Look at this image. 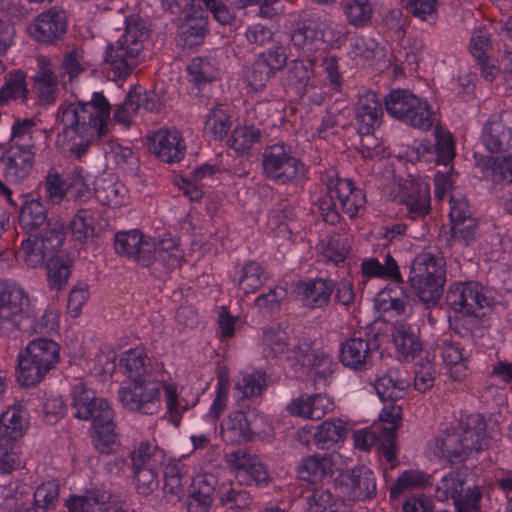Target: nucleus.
<instances>
[{
	"instance_id": "nucleus-1",
	"label": "nucleus",
	"mask_w": 512,
	"mask_h": 512,
	"mask_svg": "<svg viewBox=\"0 0 512 512\" xmlns=\"http://www.w3.org/2000/svg\"><path fill=\"white\" fill-rule=\"evenodd\" d=\"M387 113L403 123L423 131L435 126V161L448 165L455 157V142L452 134L444 130L435 112L427 101L406 89L392 90L384 99Z\"/></svg>"
},
{
	"instance_id": "nucleus-2",
	"label": "nucleus",
	"mask_w": 512,
	"mask_h": 512,
	"mask_svg": "<svg viewBox=\"0 0 512 512\" xmlns=\"http://www.w3.org/2000/svg\"><path fill=\"white\" fill-rule=\"evenodd\" d=\"M110 111L111 105L101 92H95L90 101L64 103L58 108L57 119L63 125V132L80 138L74 139L70 146L78 159L87 153L96 138L106 135Z\"/></svg>"
},
{
	"instance_id": "nucleus-3",
	"label": "nucleus",
	"mask_w": 512,
	"mask_h": 512,
	"mask_svg": "<svg viewBox=\"0 0 512 512\" xmlns=\"http://www.w3.org/2000/svg\"><path fill=\"white\" fill-rule=\"evenodd\" d=\"M114 246L117 254L149 268L151 275L158 279H165L171 271L179 267L183 258L182 251L174 240L164 239L156 244L145 240L136 230L118 232Z\"/></svg>"
},
{
	"instance_id": "nucleus-4",
	"label": "nucleus",
	"mask_w": 512,
	"mask_h": 512,
	"mask_svg": "<svg viewBox=\"0 0 512 512\" xmlns=\"http://www.w3.org/2000/svg\"><path fill=\"white\" fill-rule=\"evenodd\" d=\"M71 406L74 417L93 421L95 448L103 454L113 453L118 445V434L115 431L114 412L108 401L97 397L94 390L79 383L72 391Z\"/></svg>"
},
{
	"instance_id": "nucleus-5",
	"label": "nucleus",
	"mask_w": 512,
	"mask_h": 512,
	"mask_svg": "<svg viewBox=\"0 0 512 512\" xmlns=\"http://www.w3.org/2000/svg\"><path fill=\"white\" fill-rule=\"evenodd\" d=\"M30 301L19 286L0 281V336L9 337L17 330H32L35 333H47L53 329V314L45 312L35 320Z\"/></svg>"
},
{
	"instance_id": "nucleus-6",
	"label": "nucleus",
	"mask_w": 512,
	"mask_h": 512,
	"mask_svg": "<svg viewBox=\"0 0 512 512\" xmlns=\"http://www.w3.org/2000/svg\"><path fill=\"white\" fill-rule=\"evenodd\" d=\"M409 387V379L401 377L396 369L388 370L374 384L377 395L384 403L380 420L390 425L383 439L386 459L389 462L396 459V431L401 424L403 403Z\"/></svg>"
},
{
	"instance_id": "nucleus-7",
	"label": "nucleus",
	"mask_w": 512,
	"mask_h": 512,
	"mask_svg": "<svg viewBox=\"0 0 512 512\" xmlns=\"http://www.w3.org/2000/svg\"><path fill=\"white\" fill-rule=\"evenodd\" d=\"M146 34V26L142 20L134 16L127 18L125 33L106 49L105 59L112 80L126 79L138 65Z\"/></svg>"
},
{
	"instance_id": "nucleus-8",
	"label": "nucleus",
	"mask_w": 512,
	"mask_h": 512,
	"mask_svg": "<svg viewBox=\"0 0 512 512\" xmlns=\"http://www.w3.org/2000/svg\"><path fill=\"white\" fill-rule=\"evenodd\" d=\"M408 283L414 294L427 305H436L446 283V261L430 252L418 254L409 267Z\"/></svg>"
},
{
	"instance_id": "nucleus-9",
	"label": "nucleus",
	"mask_w": 512,
	"mask_h": 512,
	"mask_svg": "<svg viewBox=\"0 0 512 512\" xmlns=\"http://www.w3.org/2000/svg\"><path fill=\"white\" fill-rule=\"evenodd\" d=\"M348 34L349 31L338 30L329 20L310 18L295 24L290 40L294 47L304 53H312L334 46L340 47Z\"/></svg>"
},
{
	"instance_id": "nucleus-10",
	"label": "nucleus",
	"mask_w": 512,
	"mask_h": 512,
	"mask_svg": "<svg viewBox=\"0 0 512 512\" xmlns=\"http://www.w3.org/2000/svg\"><path fill=\"white\" fill-rule=\"evenodd\" d=\"M264 176L280 185L297 184L304 176V165L284 142L269 145L262 154Z\"/></svg>"
},
{
	"instance_id": "nucleus-11",
	"label": "nucleus",
	"mask_w": 512,
	"mask_h": 512,
	"mask_svg": "<svg viewBox=\"0 0 512 512\" xmlns=\"http://www.w3.org/2000/svg\"><path fill=\"white\" fill-rule=\"evenodd\" d=\"M65 240L64 227L58 222L48 223L38 234H31L22 241L19 254L27 266L42 267L59 255Z\"/></svg>"
},
{
	"instance_id": "nucleus-12",
	"label": "nucleus",
	"mask_w": 512,
	"mask_h": 512,
	"mask_svg": "<svg viewBox=\"0 0 512 512\" xmlns=\"http://www.w3.org/2000/svg\"><path fill=\"white\" fill-rule=\"evenodd\" d=\"M163 9L172 14H180L185 23L181 26L180 40L187 47L199 46L208 34L207 10L195 2H186L182 8L180 2H162Z\"/></svg>"
},
{
	"instance_id": "nucleus-13",
	"label": "nucleus",
	"mask_w": 512,
	"mask_h": 512,
	"mask_svg": "<svg viewBox=\"0 0 512 512\" xmlns=\"http://www.w3.org/2000/svg\"><path fill=\"white\" fill-rule=\"evenodd\" d=\"M118 397L127 410L154 415L160 410V383L154 379L130 381L120 387Z\"/></svg>"
},
{
	"instance_id": "nucleus-14",
	"label": "nucleus",
	"mask_w": 512,
	"mask_h": 512,
	"mask_svg": "<svg viewBox=\"0 0 512 512\" xmlns=\"http://www.w3.org/2000/svg\"><path fill=\"white\" fill-rule=\"evenodd\" d=\"M446 303L456 313L477 318L484 316V309L490 307L483 286L471 281L453 283L446 293Z\"/></svg>"
},
{
	"instance_id": "nucleus-15",
	"label": "nucleus",
	"mask_w": 512,
	"mask_h": 512,
	"mask_svg": "<svg viewBox=\"0 0 512 512\" xmlns=\"http://www.w3.org/2000/svg\"><path fill=\"white\" fill-rule=\"evenodd\" d=\"M35 155V145H9L0 157L6 180L12 183L23 182L33 169Z\"/></svg>"
},
{
	"instance_id": "nucleus-16",
	"label": "nucleus",
	"mask_w": 512,
	"mask_h": 512,
	"mask_svg": "<svg viewBox=\"0 0 512 512\" xmlns=\"http://www.w3.org/2000/svg\"><path fill=\"white\" fill-rule=\"evenodd\" d=\"M227 462L234 470L240 485L260 487L267 485L271 480L266 467L257 456L251 455L243 449L230 453Z\"/></svg>"
},
{
	"instance_id": "nucleus-17",
	"label": "nucleus",
	"mask_w": 512,
	"mask_h": 512,
	"mask_svg": "<svg viewBox=\"0 0 512 512\" xmlns=\"http://www.w3.org/2000/svg\"><path fill=\"white\" fill-rule=\"evenodd\" d=\"M461 478L459 473H450L443 477L438 490H442L446 497L454 501L456 512H478V502L481 498L480 490L476 485H470Z\"/></svg>"
},
{
	"instance_id": "nucleus-18",
	"label": "nucleus",
	"mask_w": 512,
	"mask_h": 512,
	"mask_svg": "<svg viewBox=\"0 0 512 512\" xmlns=\"http://www.w3.org/2000/svg\"><path fill=\"white\" fill-rule=\"evenodd\" d=\"M31 36L38 42L54 44L67 31V16L63 9L52 7L39 14L29 28Z\"/></svg>"
},
{
	"instance_id": "nucleus-19",
	"label": "nucleus",
	"mask_w": 512,
	"mask_h": 512,
	"mask_svg": "<svg viewBox=\"0 0 512 512\" xmlns=\"http://www.w3.org/2000/svg\"><path fill=\"white\" fill-rule=\"evenodd\" d=\"M346 496L352 501H366L377 495V482L374 472L367 466H357L343 474Z\"/></svg>"
},
{
	"instance_id": "nucleus-20",
	"label": "nucleus",
	"mask_w": 512,
	"mask_h": 512,
	"mask_svg": "<svg viewBox=\"0 0 512 512\" xmlns=\"http://www.w3.org/2000/svg\"><path fill=\"white\" fill-rule=\"evenodd\" d=\"M149 151L163 162H179L185 154V145L178 130L160 129L149 137Z\"/></svg>"
},
{
	"instance_id": "nucleus-21",
	"label": "nucleus",
	"mask_w": 512,
	"mask_h": 512,
	"mask_svg": "<svg viewBox=\"0 0 512 512\" xmlns=\"http://www.w3.org/2000/svg\"><path fill=\"white\" fill-rule=\"evenodd\" d=\"M392 341L400 358L413 360L423 350L420 329L415 324L397 321L391 328Z\"/></svg>"
},
{
	"instance_id": "nucleus-22",
	"label": "nucleus",
	"mask_w": 512,
	"mask_h": 512,
	"mask_svg": "<svg viewBox=\"0 0 512 512\" xmlns=\"http://www.w3.org/2000/svg\"><path fill=\"white\" fill-rule=\"evenodd\" d=\"M325 183L329 191L335 192L343 212L350 218L355 217L359 210L364 207L366 203L365 194L361 189L355 187L350 179H333L327 176Z\"/></svg>"
},
{
	"instance_id": "nucleus-23",
	"label": "nucleus",
	"mask_w": 512,
	"mask_h": 512,
	"mask_svg": "<svg viewBox=\"0 0 512 512\" xmlns=\"http://www.w3.org/2000/svg\"><path fill=\"white\" fill-rule=\"evenodd\" d=\"M378 346L370 341L367 336L351 337L342 343L340 359L344 366L349 367L355 371H363L367 369L368 363L373 350Z\"/></svg>"
},
{
	"instance_id": "nucleus-24",
	"label": "nucleus",
	"mask_w": 512,
	"mask_h": 512,
	"mask_svg": "<svg viewBox=\"0 0 512 512\" xmlns=\"http://www.w3.org/2000/svg\"><path fill=\"white\" fill-rule=\"evenodd\" d=\"M466 441V449L479 452L489 443L485 416L479 413L469 414L461 418L457 431Z\"/></svg>"
},
{
	"instance_id": "nucleus-25",
	"label": "nucleus",
	"mask_w": 512,
	"mask_h": 512,
	"mask_svg": "<svg viewBox=\"0 0 512 512\" xmlns=\"http://www.w3.org/2000/svg\"><path fill=\"white\" fill-rule=\"evenodd\" d=\"M401 203L407 208L408 217L412 220L422 219L431 211L430 190L414 181L405 183L400 196Z\"/></svg>"
},
{
	"instance_id": "nucleus-26",
	"label": "nucleus",
	"mask_w": 512,
	"mask_h": 512,
	"mask_svg": "<svg viewBox=\"0 0 512 512\" xmlns=\"http://www.w3.org/2000/svg\"><path fill=\"white\" fill-rule=\"evenodd\" d=\"M334 289V281L324 278L300 281L297 284L298 294L302 297L303 304L311 309L328 305Z\"/></svg>"
},
{
	"instance_id": "nucleus-27",
	"label": "nucleus",
	"mask_w": 512,
	"mask_h": 512,
	"mask_svg": "<svg viewBox=\"0 0 512 512\" xmlns=\"http://www.w3.org/2000/svg\"><path fill=\"white\" fill-rule=\"evenodd\" d=\"M333 409V402L329 397L321 393L313 395H302L294 399L287 410L296 416L319 420Z\"/></svg>"
},
{
	"instance_id": "nucleus-28",
	"label": "nucleus",
	"mask_w": 512,
	"mask_h": 512,
	"mask_svg": "<svg viewBox=\"0 0 512 512\" xmlns=\"http://www.w3.org/2000/svg\"><path fill=\"white\" fill-rule=\"evenodd\" d=\"M192 480L188 468L181 462L169 463L164 470V497L168 502H178L184 496V488Z\"/></svg>"
},
{
	"instance_id": "nucleus-29",
	"label": "nucleus",
	"mask_w": 512,
	"mask_h": 512,
	"mask_svg": "<svg viewBox=\"0 0 512 512\" xmlns=\"http://www.w3.org/2000/svg\"><path fill=\"white\" fill-rule=\"evenodd\" d=\"M17 361L16 378L19 384L24 387L38 385L51 371L25 349L21 350Z\"/></svg>"
},
{
	"instance_id": "nucleus-30",
	"label": "nucleus",
	"mask_w": 512,
	"mask_h": 512,
	"mask_svg": "<svg viewBox=\"0 0 512 512\" xmlns=\"http://www.w3.org/2000/svg\"><path fill=\"white\" fill-rule=\"evenodd\" d=\"M18 222L20 228L27 233L36 231L43 225L47 228L48 223H52L48 219V210L42 201L27 198L19 207Z\"/></svg>"
},
{
	"instance_id": "nucleus-31",
	"label": "nucleus",
	"mask_w": 512,
	"mask_h": 512,
	"mask_svg": "<svg viewBox=\"0 0 512 512\" xmlns=\"http://www.w3.org/2000/svg\"><path fill=\"white\" fill-rule=\"evenodd\" d=\"M221 434L227 442L241 443L252 441L255 432L246 413L244 411H236L221 423Z\"/></svg>"
},
{
	"instance_id": "nucleus-32",
	"label": "nucleus",
	"mask_w": 512,
	"mask_h": 512,
	"mask_svg": "<svg viewBox=\"0 0 512 512\" xmlns=\"http://www.w3.org/2000/svg\"><path fill=\"white\" fill-rule=\"evenodd\" d=\"M188 80L198 89L219 78V67L215 58L195 57L187 65Z\"/></svg>"
},
{
	"instance_id": "nucleus-33",
	"label": "nucleus",
	"mask_w": 512,
	"mask_h": 512,
	"mask_svg": "<svg viewBox=\"0 0 512 512\" xmlns=\"http://www.w3.org/2000/svg\"><path fill=\"white\" fill-rule=\"evenodd\" d=\"M314 62L311 59H296L288 64L285 82L286 86L293 89L299 96L307 92L311 75L313 73Z\"/></svg>"
},
{
	"instance_id": "nucleus-34",
	"label": "nucleus",
	"mask_w": 512,
	"mask_h": 512,
	"mask_svg": "<svg viewBox=\"0 0 512 512\" xmlns=\"http://www.w3.org/2000/svg\"><path fill=\"white\" fill-rule=\"evenodd\" d=\"M348 434L346 423L340 419L325 420L313 434V441L320 449H329L343 441Z\"/></svg>"
},
{
	"instance_id": "nucleus-35",
	"label": "nucleus",
	"mask_w": 512,
	"mask_h": 512,
	"mask_svg": "<svg viewBox=\"0 0 512 512\" xmlns=\"http://www.w3.org/2000/svg\"><path fill=\"white\" fill-rule=\"evenodd\" d=\"M333 465V458L329 454L311 455L300 462L297 470L301 479L316 482L324 476L332 474Z\"/></svg>"
},
{
	"instance_id": "nucleus-36",
	"label": "nucleus",
	"mask_w": 512,
	"mask_h": 512,
	"mask_svg": "<svg viewBox=\"0 0 512 512\" xmlns=\"http://www.w3.org/2000/svg\"><path fill=\"white\" fill-rule=\"evenodd\" d=\"M109 495L106 493L90 492L84 496H72L66 500L68 512H108L110 505L108 503ZM112 512H126L122 509Z\"/></svg>"
},
{
	"instance_id": "nucleus-37",
	"label": "nucleus",
	"mask_w": 512,
	"mask_h": 512,
	"mask_svg": "<svg viewBox=\"0 0 512 512\" xmlns=\"http://www.w3.org/2000/svg\"><path fill=\"white\" fill-rule=\"evenodd\" d=\"M28 427V422L17 407H10L0 417V440L7 444L20 439Z\"/></svg>"
},
{
	"instance_id": "nucleus-38",
	"label": "nucleus",
	"mask_w": 512,
	"mask_h": 512,
	"mask_svg": "<svg viewBox=\"0 0 512 512\" xmlns=\"http://www.w3.org/2000/svg\"><path fill=\"white\" fill-rule=\"evenodd\" d=\"M465 443L458 432L447 434L437 440L435 454L450 463L462 462L473 452L472 449H466Z\"/></svg>"
},
{
	"instance_id": "nucleus-39",
	"label": "nucleus",
	"mask_w": 512,
	"mask_h": 512,
	"mask_svg": "<svg viewBox=\"0 0 512 512\" xmlns=\"http://www.w3.org/2000/svg\"><path fill=\"white\" fill-rule=\"evenodd\" d=\"M482 140L490 152L499 153L511 147L512 135L501 120H494L487 123Z\"/></svg>"
},
{
	"instance_id": "nucleus-40",
	"label": "nucleus",
	"mask_w": 512,
	"mask_h": 512,
	"mask_svg": "<svg viewBox=\"0 0 512 512\" xmlns=\"http://www.w3.org/2000/svg\"><path fill=\"white\" fill-rule=\"evenodd\" d=\"M24 349L50 370L54 369L60 361L61 347L52 339H34Z\"/></svg>"
},
{
	"instance_id": "nucleus-41",
	"label": "nucleus",
	"mask_w": 512,
	"mask_h": 512,
	"mask_svg": "<svg viewBox=\"0 0 512 512\" xmlns=\"http://www.w3.org/2000/svg\"><path fill=\"white\" fill-rule=\"evenodd\" d=\"M231 124L228 106L217 103L207 115L204 129L207 133L211 134L215 140H222L227 136Z\"/></svg>"
},
{
	"instance_id": "nucleus-42",
	"label": "nucleus",
	"mask_w": 512,
	"mask_h": 512,
	"mask_svg": "<svg viewBox=\"0 0 512 512\" xmlns=\"http://www.w3.org/2000/svg\"><path fill=\"white\" fill-rule=\"evenodd\" d=\"M26 73L22 70H15L8 74L6 82L0 89V104H7L9 100L21 98L27 99L28 88L25 83Z\"/></svg>"
},
{
	"instance_id": "nucleus-43",
	"label": "nucleus",
	"mask_w": 512,
	"mask_h": 512,
	"mask_svg": "<svg viewBox=\"0 0 512 512\" xmlns=\"http://www.w3.org/2000/svg\"><path fill=\"white\" fill-rule=\"evenodd\" d=\"M429 483V476L421 471H404L390 488L391 500H397L413 488H422Z\"/></svg>"
},
{
	"instance_id": "nucleus-44",
	"label": "nucleus",
	"mask_w": 512,
	"mask_h": 512,
	"mask_svg": "<svg viewBox=\"0 0 512 512\" xmlns=\"http://www.w3.org/2000/svg\"><path fill=\"white\" fill-rule=\"evenodd\" d=\"M267 276L263 267L256 261H249L241 269L239 287L244 293L256 292L266 281Z\"/></svg>"
},
{
	"instance_id": "nucleus-45",
	"label": "nucleus",
	"mask_w": 512,
	"mask_h": 512,
	"mask_svg": "<svg viewBox=\"0 0 512 512\" xmlns=\"http://www.w3.org/2000/svg\"><path fill=\"white\" fill-rule=\"evenodd\" d=\"M94 222L91 210L79 209L69 224L72 237L80 243H85L95 234Z\"/></svg>"
},
{
	"instance_id": "nucleus-46",
	"label": "nucleus",
	"mask_w": 512,
	"mask_h": 512,
	"mask_svg": "<svg viewBox=\"0 0 512 512\" xmlns=\"http://www.w3.org/2000/svg\"><path fill=\"white\" fill-rule=\"evenodd\" d=\"M261 132L253 126L237 127L229 139L230 146L238 153L249 151L254 144L259 143Z\"/></svg>"
},
{
	"instance_id": "nucleus-47",
	"label": "nucleus",
	"mask_w": 512,
	"mask_h": 512,
	"mask_svg": "<svg viewBox=\"0 0 512 512\" xmlns=\"http://www.w3.org/2000/svg\"><path fill=\"white\" fill-rule=\"evenodd\" d=\"M145 358L140 351L131 350L121 359L130 381L142 382L147 379H153L152 375L147 372Z\"/></svg>"
},
{
	"instance_id": "nucleus-48",
	"label": "nucleus",
	"mask_w": 512,
	"mask_h": 512,
	"mask_svg": "<svg viewBox=\"0 0 512 512\" xmlns=\"http://www.w3.org/2000/svg\"><path fill=\"white\" fill-rule=\"evenodd\" d=\"M45 265L50 286L60 290L71 275V262L63 260L57 255L51 261H47Z\"/></svg>"
},
{
	"instance_id": "nucleus-49",
	"label": "nucleus",
	"mask_w": 512,
	"mask_h": 512,
	"mask_svg": "<svg viewBox=\"0 0 512 512\" xmlns=\"http://www.w3.org/2000/svg\"><path fill=\"white\" fill-rule=\"evenodd\" d=\"M217 495L219 496L222 506L230 509H244L252 502V498L248 491L244 489H236L232 486H222L218 488Z\"/></svg>"
},
{
	"instance_id": "nucleus-50",
	"label": "nucleus",
	"mask_w": 512,
	"mask_h": 512,
	"mask_svg": "<svg viewBox=\"0 0 512 512\" xmlns=\"http://www.w3.org/2000/svg\"><path fill=\"white\" fill-rule=\"evenodd\" d=\"M344 13L350 25L360 28L371 22L373 9L371 2H347Z\"/></svg>"
},
{
	"instance_id": "nucleus-51",
	"label": "nucleus",
	"mask_w": 512,
	"mask_h": 512,
	"mask_svg": "<svg viewBox=\"0 0 512 512\" xmlns=\"http://www.w3.org/2000/svg\"><path fill=\"white\" fill-rule=\"evenodd\" d=\"M380 46L375 39L364 36L356 35L351 38L349 54L353 58H361L363 60H371L380 53Z\"/></svg>"
},
{
	"instance_id": "nucleus-52",
	"label": "nucleus",
	"mask_w": 512,
	"mask_h": 512,
	"mask_svg": "<svg viewBox=\"0 0 512 512\" xmlns=\"http://www.w3.org/2000/svg\"><path fill=\"white\" fill-rule=\"evenodd\" d=\"M389 428L390 426L383 427L381 429V433L375 429L369 428L355 431L353 434L355 447L361 450H368L373 446H378L379 450L386 458L383 439L385 437V431H387Z\"/></svg>"
},
{
	"instance_id": "nucleus-53",
	"label": "nucleus",
	"mask_w": 512,
	"mask_h": 512,
	"mask_svg": "<svg viewBox=\"0 0 512 512\" xmlns=\"http://www.w3.org/2000/svg\"><path fill=\"white\" fill-rule=\"evenodd\" d=\"M44 190L46 198L59 204L68 193L69 183L56 170H50L44 181Z\"/></svg>"
},
{
	"instance_id": "nucleus-54",
	"label": "nucleus",
	"mask_w": 512,
	"mask_h": 512,
	"mask_svg": "<svg viewBox=\"0 0 512 512\" xmlns=\"http://www.w3.org/2000/svg\"><path fill=\"white\" fill-rule=\"evenodd\" d=\"M264 61L257 58L252 64L245 67L244 76L254 90L262 89L266 82L275 75Z\"/></svg>"
},
{
	"instance_id": "nucleus-55",
	"label": "nucleus",
	"mask_w": 512,
	"mask_h": 512,
	"mask_svg": "<svg viewBox=\"0 0 512 512\" xmlns=\"http://www.w3.org/2000/svg\"><path fill=\"white\" fill-rule=\"evenodd\" d=\"M265 386V373L259 371L243 375L236 383V389L242 394V398L247 399L261 395Z\"/></svg>"
},
{
	"instance_id": "nucleus-56",
	"label": "nucleus",
	"mask_w": 512,
	"mask_h": 512,
	"mask_svg": "<svg viewBox=\"0 0 512 512\" xmlns=\"http://www.w3.org/2000/svg\"><path fill=\"white\" fill-rule=\"evenodd\" d=\"M129 101L137 106V111L142 107L149 112H158L161 107L159 96L154 91H147L142 86H137L129 93Z\"/></svg>"
},
{
	"instance_id": "nucleus-57",
	"label": "nucleus",
	"mask_w": 512,
	"mask_h": 512,
	"mask_svg": "<svg viewBox=\"0 0 512 512\" xmlns=\"http://www.w3.org/2000/svg\"><path fill=\"white\" fill-rule=\"evenodd\" d=\"M436 370L428 359H420L416 364L414 388L419 392H426L434 386Z\"/></svg>"
},
{
	"instance_id": "nucleus-58",
	"label": "nucleus",
	"mask_w": 512,
	"mask_h": 512,
	"mask_svg": "<svg viewBox=\"0 0 512 512\" xmlns=\"http://www.w3.org/2000/svg\"><path fill=\"white\" fill-rule=\"evenodd\" d=\"M133 471L135 487L139 494L148 496L159 487L156 468H139Z\"/></svg>"
},
{
	"instance_id": "nucleus-59",
	"label": "nucleus",
	"mask_w": 512,
	"mask_h": 512,
	"mask_svg": "<svg viewBox=\"0 0 512 512\" xmlns=\"http://www.w3.org/2000/svg\"><path fill=\"white\" fill-rule=\"evenodd\" d=\"M157 447L149 442H142L138 449L130 453L133 469L156 468Z\"/></svg>"
},
{
	"instance_id": "nucleus-60",
	"label": "nucleus",
	"mask_w": 512,
	"mask_h": 512,
	"mask_svg": "<svg viewBox=\"0 0 512 512\" xmlns=\"http://www.w3.org/2000/svg\"><path fill=\"white\" fill-rule=\"evenodd\" d=\"M355 112L381 120L383 116L382 101L375 92L368 91L359 96Z\"/></svg>"
},
{
	"instance_id": "nucleus-61",
	"label": "nucleus",
	"mask_w": 512,
	"mask_h": 512,
	"mask_svg": "<svg viewBox=\"0 0 512 512\" xmlns=\"http://www.w3.org/2000/svg\"><path fill=\"white\" fill-rule=\"evenodd\" d=\"M332 365V359L328 355L320 354L317 357H313V362L310 366L314 368L313 382L316 388L325 387L330 383L333 373Z\"/></svg>"
},
{
	"instance_id": "nucleus-62",
	"label": "nucleus",
	"mask_w": 512,
	"mask_h": 512,
	"mask_svg": "<svg viewBox=\"0 0 512 512\" xmlns=\"http://www.w3.org/2000/svg\"><path fill=\"white\" fill-rule=\"evenodd\" d=\"M35 126L33 119H16L12 126L10 145H35L32 141Z\"/></svg>"
},
{
	"instance_id": "nucleus-63",
	"label": "nucleus",
	"mask_w": 512,
	"mask_h": 512,
	"mask_svg": "<svg viewBox=\"0 0 512 512\" xmlns=\"http://www.w3.org/2000/svg\"><path fill=\"white\" fill-rule=\"evenodd\" d=\"M192 493L208 500H214L217 493L218 480L213 474H203L197 477L192 476Z\"/></svg>"
},
{
	"instance_id": "nucleus-64",
	"label": "nucleus",
	"mask_w": 512,
	"mask_h": 512,
	"mask_svg": "<svg viewBox=\"0 0 512 512\" xmlns=\"http://www.w3.org/2000/svg\"><path fill=\"white\" fill-rule=\"evenodd\" d=\"M59 486L54 481L43 483L34 493V504L46 512L58 500Z\"/></svg>"
}]
</instances>
